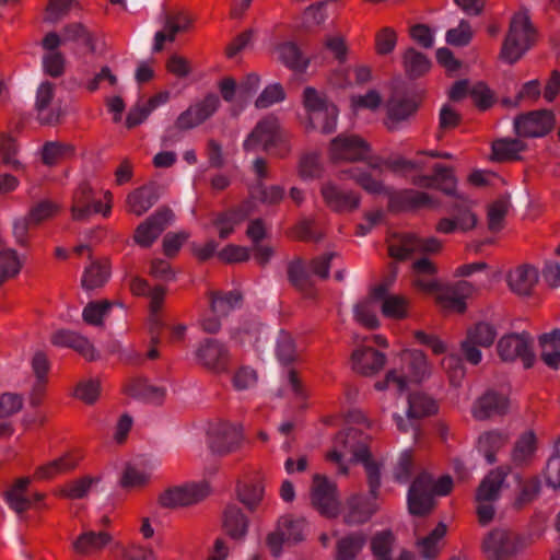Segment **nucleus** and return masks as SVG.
<instances>
[{
  "mask_svg": "<svg viewBox=\"0 0 560 560\" xmlns=\"http://www.w3.org/2000/svg\"><path fill=\"white\" fill-rule=\"evenodd\" d=\"M347 423L349 427L337 434L332 448L327 453V459L337 466L340 475L349 472L350 464L361 462L374 492L380 485V465L371 459L366 446L369 436L352 427L353 424L370 427V422L361 411L354 410L349 413Z\"/></svg>",
  "mask_w": 560,
  "mask_h": 560,
  "instance_id": "nucleus-1",
  "label": "nucleus"
},
{
  "mask_svg": "<svg viewBox=\"0 0 560 560\" xmlns=\"http://www.w3.org/2000/svg\"><path fill=\"white\" fill-rule=\"evenodd\" d=\"M399 368L389 370L374 387L383 393L408 392L411 384H420L432 376L433 365L428 355L419 349L406 348L398 354Z\"/></svg>",
  "mask_w": 560,
  "mask_h": 560,
  "instance_id": "nucleus-2",
  "label": "nucleus"
},
{
  "mask_svg": "<svg viewBox=\"0 0 560 560\" xmlns=\"http://www.w3.org/2000/svg\"><path fill=\"white\" fill-rule=\"evenodd\" d=\"M299 121L307 131L331 133L337 128L339 112L324 90L312 85L302 89Z\"/></svg>",
  "mask_w": 560,
  "mask_h": 560,
  "instance_id": "nucleus-3",
  "label": "nucleus"
},
{
  "mask_svg": "<svg viewBox=\"0 0 560 560\" xmlns=\"http://www.w3.org/2000/svg\"><path fill=\"white\" fill-rule=\"evenodd\" d=\"M397 396L396 410L393 418L398 430L412 431L417 439L419 431L416 427V420L431 416L438 411L436 402L422 392L384 393V398Z\"/></svg>",
  "mask_w": 560,
  "mask_h": 560,
  "instance_id": "nucleus-4",
  "label": "nucleus"
},
{
  "mask_svg": "<svg viewBox=\"0 0 560 560\" xmlns=\"http://www.w3.org/2000/svg\"><path fill=\"white\" fill-rule=\"evenodd\" d=\"M453 480L450 476H442L433 480L431 475L420 474L411 483L407 502L409 513L423 516L430 513L434 506V495H446L451 492Z\"/></svg>",
  "mask_w": 560,
  "mask_h": 560,
  "instance_id": "nucleus-5",
  "label": "nucleus"
},
{
  "mask_svg": "<svg viewBox=\"0 0 560 560\" xmlns=\"http://www.w3.org/2000/svg\"><path fill=\"white\" fill-rule=\"evenodd\" d=\"M389 163L381 158L369 162L366 167H350L339 173L340 179L350 178L365 192L375 197L392 198L393 190L387 183Z\"/></svg>",
  "mask_w": 560,
  "mask_h": 560,
  "instance_id": "nucleus-6",
  "label": "nucleus"
},
{
  "mask_svg": "<svg viewBox=\"0 0 560 560\" xmlns=\"http://www.w3.org/2000/svg\"><path fill=\"white\" fill-rule=\"evenodd\" d=\"M534 39V28L525 11L515 13L510 22L508 35L501 49V58L514 63L529 49Z\"/></svg>",
  "mask_w": 560,
  "mask_h": 560,
  "instance_id": "nucleus-7",
  "label": "nucleus"
},
{
  "mask_svg": "<svg viewBox=\"0 0 560 560\" xmlns=\"http://www.w3.org/2000/svg\"><path fill=\"white\" fill-rule=\"evenodd\" d=\"M530 545L528 535L508 528H495L487 535L482 548L490 560H508L525 550Z\"/></svg>",
  "mask_w": 560,
  "mask_h": 560,
  "instance_id": "nucleus-8",
  "label": "nucleus"
},
{
  "mask_svg": "<svg viewBox=\"0 0 560 560\" xmlns=\"http://www.w3.org/2000/svg\"><path fill=\"white\" fill-rule=\"evenodd\" d=\"M243 440V430L237 423L215 420L207 425V445L214 455L225 456L236 452L242 446Z\"/></svg>",
  "mask_w": 560,
  "mask_h": 560,
  "instance_id": "nucleus-9",
  "label": "nucleus"
},
{
  "mask_svg": "<svg viewBox=\"0 0 560 560\" xmlns=\"http://www.w3.org/2000/svg\"><path fill=\"white\" fill-rule=\"evenodd\" d=\"M210 491L211 488L208 481H194L163 490L158 497V502L165 509L189 506L206 499Z\"/></svg>",
  "mask_w": 560,
  "mask_h": 560,
  "instance_id": "nucleus-10",
  "label": "nucleus"
},
{
  "mask_svg": "<svg viewBox=\"0 0 560 560\" xmlns=\"http://www.w3.org/2000/svg\"><path fill=\"white\" fill-rule=\"evenodd\" d=\"M388 249L393 258L405 260L416 254H436L442 249V242L434 236L422 238L413 233H406L394 236Z\"/></svg>",
  "mask_w": 560,
  "mask_h": 560,
  "instance_id": "nucleus-11",
  "label": "nucleus"
},
{
  "mask_svg": "<svg viewBox=\"0 0 560 560\" xmlns=\"http://www.w3.org/2000/svg\"><path fill=\"white\" fill-rule=\"evenodd\" d=\"M105 203L93 201V189L89 183H81L72 195L70 207L71 217L74 221H85L92 213H101L108 217L112 210L113 195L110 191L104 194Z\"/></svg>",
  "mask_w": 560,
  "mask_h": 560,
  "instance_id": "nucleus-12",
  "label": "nucleus"
},
{
  "mask_svg": "<svg viewBox=\"0 0 560 560\" xmlns=\"http://www.w3.org/2000/svg\"><path fill=\"white\" fill-rule=\"evenodd\" d=\"M310 499L312 506L327 517H335L340 511L337 486L323 474L313 475Z\"/></svg>",
  "mask_w": 560,
  "mask_h": 560,
  "instance_id": "nucleus-13",
  "label": "nucleus"
},
{
  "mask_svg": "<svg viewBox=\"0 0 560 560\" xmlns=\"http://www.w3.org/2000/svg\"><path fill=\"white\" fill-rule=\"evenodd\" d=\"M503 481L504 474L500 470H493L485 477L477 490V514L482 525L489 524L494 517L493 502L499 498Z\"/></svg>",
  "mask_w": 560,
  "mask_h": 560,
  "instance_id": "nucleus-14",
  "label": "nucleus"
},
{
  "mask_svg": "<svg viewBox=\"0 0 560 560\" xmlns=\"http://www.w3.org/2000/svg\"><path fill=\"white\" fill-rule=\"evenodd\" d=\"M328 155L334 162H358L370 159L371 149L357 135H339L330 141Z\"/></svg>",
  "mask_w": 560,
  "mask_h": 560,
  "instance_id": "nucleus-15",
  "label": "nucleus"
},
{
  "mask_svg": "<svg viewBox=\"0 0 560 560\" xmlns=\"http://www.w3.org/2000/svg\"><path fill=\"white\" fill-rule=\"evenodd\" d=\"M393 278L377 284L373 288V296L380 305V310L385 318L392 320H404L410 316V300L400 294L389 292V285Z\"/></svg>",
  "mask_w": 560,
  "mask_h": 560,
  "instance_id": "nucleus-16",
  "label": "nucleus"
},
{
  "mask_svg": "<svg viewBox=\"0 0 560 560\" xmlns=\"http://www.w3.org/2000/svg\"><path fill=\"white\" fill-rule=\"evenodd\" d=\"M160 467L155 457L141 456L127 463L120 474L119 485L126 489H138L147 486L153 472Z\"/></svg>",
  "mask_w": 560,
  "mask_h": 560,
  "instance_id": "nucleus-17",
  "label": "nucleus"
},
{
  "mask_svg": "<svg viewBox=\"0 0 560 560\" xmlns=\"http://www.w3.org/2000/svg\"><path fill=\"white\" fill-rule=\"evenodd\" d=\"M160 30L154 34L153 51L163 49L166 43L175 40L178 32L185 31L190 24L189 18L182 11L164 10L159 15Z\"/></svg>",
  "mask_w": 560,
  "mask_h": 560,
  "instance_id": "nucleus-18",
  "label": "nucleus"
},
{
  "mask_svg": "<svg viewBox=\"0 0 560 560\" xmlns=\"http://www.w3.org/2000/svg\"><path fill=\"white\" fill-rule=\"evenodd\" d=\"M555 126V116L549 110H534L514 119V130L520 137L540 138Z\"/></svg>",
  "mask_w": 560,
  "mask_h": 560,
  "instance_id": "nucleus-19",
  "label": "nucleus"
},
{
  "mask_svg": "<svg viewBox=\"0 0 560 560\" xmlns=\"http://www.w3.org/2000/svg\"><path fill=\"white\" fill-rule=\"evenodd\" d=\"M335 254H326L314 259L308 267L302 261H294L289 267V279L299 290H305L312 285V275L327 278L330 260Z\"/></svg>",
  "mask_w": 560,
  "mask_h": 560,
  "instance_id": "nucleus-20",
  "label": "nucleus"
},
{
  "mask_svg": "<svg viewBox=\"0 0 560 560\" xmlns=\"http://www.w3.org/2000/svg\"><path fill=\"white\" fill-rule=\"evenodd\" d=\"M173 213L168 209H161L141 222L133 234V241L141 247H150L172 222Z\"/></svg>",
  "mask_w": 560,
  "mask_h": 560,
  "instance_id": "nucleus-21",
  "label": "nucleus"
},
{
  "mask_svg": "<svg viewBox=\"0 0 560 560\" xmlns=\"http://www.w3.org/2000/svg\"><path fill=\"white\" fill-rule=\"evenodd\" d=\"M498 353L503 361L521 359L525 366H530L534 354L526 334H509L498 342Z\"/></svg>",
  "mask_w": 560,
  "mask_h": 560,
  "instance_id": "nucleus-22",
  "label": "nucleus"
},
{
  "mask_svg": "<svg viewBox=\"0 0 560 560\" xmlns=\"http://www.w3.org/2000/svg\"><path fill=\"white\" fill-rule=\"evenodd\" d=\"M282 138L279 120L275 116H267L259 120L254 130L244 141L246 150L257 148L268 149L279 142Z\"/></svg>",
  "mask_w": 560,
  "mask_h": 560,
  "instance_id": "nucleus-23",
  "label": "nucleus"
},
{
  "mask_svg": "<svg viewBox=\"0 0 560 560\" xmlns=\"http://www.w3.org/2000/svg\"><path fill=\"white\" fill-rule=\"evenodd\" d=\"M436 273L435 264L428 257H421L415 260L411 266V283L417 290L432 294L438 299L442 285L436 278Z\"/></svg>",
  "mask_w": 560,
  "mask_h": 560,
  "instance_id": "nucleus-24",
  "label": "nucleus"
},
{
  "mask_svg": "<svg viewBox=\"0 0 560 560\" xmlns=\"http://www.w3.org/2000/svg\"><path fill=\"white\" fill-rule=\"evenodd\" d=\"M325 203L337 212H351L359 208L361 197L354 190L341 189L334 182H326L320 189Z\"/></svg>",
  "mask_w": 560,
  "mask_h": 560,
  "instance_id": "nucleus-25",
  "label": "nucleus"
},
{
  "mask_svg": "<svg viewBox=\"0 0 560 560\" xmlns=\"http://www.w3.org/2000/svg\"><path fill=\"white\" fill-rule=\"evenodd\" d=\"M220 100L217 95H207L179 115L176 125L180 129H190L207 120L219 108Z\"/></svg>",
  "mask_w": 560,
  "mask_h": 560,
  "instance_id": "nucleus-26",
  "label": "nucleus"
},
{
  "mask_svg": "<svg viewBox=\"0 0 560 560\" xmlns=\"http://www.w3.org/2000/svg\"><path fill=\"white\" fill-rule=\"evenodd\" d=\"M538 280V270L527 264L515 266L505 276L509 289L520 296L529 295L537 285Z\"/></svg>",
  "mask_w": 560,
  "mask_h": 560,
  "instance_id": "nucleus-27",
  "label": "nucleus"
},
{
  "mask_svg": "<svg viewBox=\"0 0 560 560\" xmlns=\"http://www.w3.org/2000/svg\"><path fill=\"white\" fill-rule=\"evenodd\" d=\"M266 495V482L261 477H250L237 481L236 498L250 512L256 511Z\"/></svg>",
  "mask_w": 560,
  "mask_h": 560,
  "instance_id": "nucleus-28",
  "label": "nucleus"
},
{
  "mask_svg": "<svg viewBox=\"0 0 560 560\" xmlns=\"http://www.w3.org/2000/svg\"><path fill=\"white\" fill-rule=\"evenodd\" d=\"M475 287L468 281H459L452 287H441L438 303L445 310L462 313L465 310V299L472 294Z\"/></svg>",
  "mask_w": 560,
  "mask_h": 560,
  "instance_id": "nucleus-29",
  "label": "nucleus"
},
{
  "mask_svg": "<svg viewBox=\"0 0 560 560\" xmlns=\"http://www.w3.org/2000/svg\"><path fill=\"white\" fill-rule=\"evenodd\" d=\"M197 360L208 369H223L229 358L228 348L215 339H206L196 349Z\"/></svg>",
  "mask_w": 560,
  "mask_h": 560,
  "instance_id": "nucleus-30",
  "label": "nucleus"
},
{
  "mask_svg": "<svg viewBox=\"0 0 560 560\" xmlns=\"http://www.w3.org/2000/svg\"><path fill=\"white\" fill-rule=\"evenodd\" d=\"M446 533V524L439 523L427 535L417 537L415 540L417 553L425 560H435L443 547Z\"/></svg>",
  "mask_w": 560,
  "mask_h": 560,
  "instance_id": "nucleus-31",
  "label": "nucleus"
},
{
  "mask_svg": "<svg viewBox=\"0 0 560 560\" xmlns=\"http://www.w3.org/2000/svg\"><path fill=\"white\" fill-rule=\"evenodd\" d=\"M222 525L231 539L243 541L249 529V518L240 506L229 505L223 512Z\"/></svg>",
  "mask_w": 560,
  "mask_h": 560,
  "instance_id": "nucleus-32",
  "label": "nucleus"
},
{
  "mask_svg": "<svg viewBox=\"0 0 560 560\" xmlns=\"http://www.w3.org/2000/svg\"><path fill=\"white\" fill-rule=\"evenodd\" d=\"M385 361L386 358L383 353L369 347L358 346L351 355L352 369L363 375H370L380 371L384 366Z\"/></svg>",
  "mask_w": 560,
  "mask_h": 560,
  "instance_id": "nucleus-33",
  "label": "nucleus"
},
{
  "mask_svg": "<svg viewBox=\"0 0 560 560\" xmlns=\"http://www.w3.org/2000/svg\"><path fill=\"white\" fill-rule=\"evenodd\" d=\"M509 408V399L502 394L489 392L474 404L472 416L478 420H485L491 416L503 413Z\"/></svg>",
  "mask_w": 560,
  "mask_h": 560,
  "instance_id": "nucleus-34",
  "label": "nucleus"
},
{
  "mask_svg": "<svg viewBox=\"0 0 560 560\" xmlns=\"http://www.w3.org/2000/svg\"><path fill=\"white\" fill-rule=\"evenodd\" d=\"M417 104L407 97L394 95L386 104V126L394 130L399 124L408 119L416 110Z\"/></svg>",
  "mask_w": 560,
  "mask_h": 560,
  "instance_id": "nucleus-35",
  "label": "nucleus"
},
{
  "mask_svg": "<svg viewBox=\"0 0 560 560\" xmlns=\"http://www.w3.org/2000/svg\"><path fill=\"white\" fill-rule=\"evenodd\" d=\"M112 541L106 532L86 530L72 540V549L80 555H92L105 548Z\"/></svg>",
  "mask_w": 560,
  "mask_h": 560,
  "instance_id": "nucleus-36",
  "label": "nucleus"
},
{
  "mask_svg": "<svg viewBox=\"0 0 560 560\" xmlns=\"http://www.w3.org/2000/svg\"><path fill=\"white\" fill-rule=\"evenodd\" d=\"M478 217L470 209L459 211L454 218H443L436 224V231L444 234L467 233L477 226Z\"/></svg>",
  "mask_w": 560,
  "mask_h": 560,
  "instance_id": "nucleus-37",
  "label": "nucleus"
},
{
  "mask_svg": "<svg viewBox=\"0 0 560 560\" xmlns=\"http://www.w3.org/2000/svg\"><path fill=\"white\" fill-rule=\"evenodd\" d=\"M158 197L152 186H143L129 192L126 198L127 212L137 217L143 215L156 202Z\"/></svg>",
  "mask_w": 560,
  "mask_h": 560,
  "instance_id": "nucleus-38",
  "label": "nucleus"
},
{
  "mask_svg": "<svg viewBox=\"0 0 560 560\" xmlns=\"http://www.w3.org/2000/svg\"><path fill=\"white\" fill-rule=\"evenodd\" d=\"M79 460L80 457L75 454L65 453L59 457L40 465L35 471V477L42 480L51 479L73 469L78 465Z\"/></svg>",
  "mask_w": 560,
  "mask_h": 560,
  "instance_id": "nucleus-39",
  "label": "nucleus"
},
{
  "mask_svg": "<svg viewBox=\"0 0 560 560\" xmlns=\"http://www.w3.org/2000/svg\"><path fill=\"white\" fill-rule=\"evenodd\" d=\"M24 264V258L0 237V284L16 277Z\"/></svg>",
  "mask_w": 560,
  "mask_h": 560,
  "instance_id": "nucleus-40",
  "label": "nucleus"
},
{
  "mask_svg": "<svg viewBox=\"0 0 560 560\" xmlns=\"http://www.w3.org/2000/svg\"><path fill=\"white\" fill-rule=\"evenodd\" d=\"M540 358L551 369L560 368V329L542 334L539 339Z\"/></svg>",
  "mask_w": 560,
  "mask_h": 560,
  "instance_id": "nucleus-41",
  "label": "nucleus"
},
{
  "mask_svg": "<svg viewBox=\"0 0 560 560\" xmlns=\"http://www.w3.org/2000/svg\"><path fill=\"white\" fill-rule=\"evenodd\" d=\"M54 98V85L49 82H43L37 90L36 109L38 118L44 124H55L59 120L60 109H49Z\"/></svg>",
  "mask_w": 560,
  "mask_h": 560,
  "instance_id": "nucleus-42",
  "label": "nucleus"
},
{
  "mask_svg": "<svg viewBox=\"0 0 560 560\" xmlns=\"http://www.w3.org/2000/svg\"><path fill=\"white\" fill-rule=\"evenodd\" d=\"M168 100V92H160L159 94L151 97L147 103L137 104L128 112L126 126L128 128H133L142 124L152 112H154L158 107L166 104Z\"/></svg>",
  "mask_w": 560,
  "mask_h": 560,
  "instance_id": "nucleus-43",
  "label": "nucleus"
},
{
  "mask_svg": "<svg viewBox=\"0 0 560 560\" xmlns=\"http://www.w3.org/2000/svg\"><path fill=\"white\" fill-rule=\"evenodd\" d=\"M232 339L242 346L256 347L266 336L265 328L254 318L247 319L232 329Z\"/></svg>",
  "mask_w": 560,
  "mask_h": 560,
  "instance_id": "nucleus-44",
  "label": "nucleus"
},
{
  "mask_svg": "<svg viewBox=\"0 0 560 560\" xmlns=\"http://www.w3.org/2000/svg\"><path fill=\"white\" fill-rule=\"evenodd\" d=\"M278 59L295 72H304L310 66V58L305 57L293 43H283L277 46Z\"/></svg>",
  "mask_w": 560,
  "mask_h": 560,
  "instance_id": "nucleus-45",
  "label": "nucleus"
},
{
  "mask_svg": "<svg viewBox=\"0 0 560 560\" xmlns=\"http://www.w3.org/2000/svg\"><path fill=\"white\" fill-rule=\"evenodd\" d=\"M30 482L27 477L20 478L5 492L7 503L16 513H22L31 506L32 497L27 493Z\"/></svg>",
  "mask_w": 560,
  "mask_h": 560,
  "instance_id": "nucleus-46",
  "label": "nucleus"
},
{
  "mask_svg": "<svg viewBox=\"0 0 560 560\" xmlns=\"http://www.w3.org/2000/svg\"><path fill=\"white\" fill-rule=\"evenodd\" d=\"M420 186L436 187L446 195H454L456 191V179L451 170L436 166L434 176H422L416 182Z\"/></svg>",
  "mask_w": 560,
  "mask_h": 560,
  "instance_id": "nucleus-47",
  "label": "nucleus"
},
{
  "mask_svg": "<svg viewBox=\"0 0 560 560\" xmlns=\"http://www.w3.org/2000/svg\"><path fill=\"white\" fill-rule=\"evenodd\" d=\"M380 305L375 298L373 296V290L371 291V295L359 301L353 307L354 318L361 325L369 328H376L380 325V320L377 317V310Z\"/></svg>",
  "mask_w": 560,
  "mask_h": 560,
  "instance_id": "nucleus-48",
  "label": "nucleus"
},
{
  "mask_svg": "<svg viewBox=\"0 0 560 560\" xmlns=\"http://www.w3.org/2000/svg\"><path fill=\"white\" fill-rule=\"evenodd\" d=\"M279 397H287L296 405H302L307 398V392L299 380L295 371L289 370L283 378L281 386L278 390Z\"/></svg>",
  "mask_w": 560,
  "mask_h": 560,
  "instance_id": "nucleus-49",
  "label": "nucleus"
},
{
  "mask_svg": "<svg viewBox=\"0 0 560 560\" xmlns=\"http://www.w3.org/2000/svg\"><path fill=\"white\" fill-rule=\"evenodd\" d=\"M100 486L101 479L98 477L85 476L67 483L61 488L60 493L68 499H83L90 493L98 491Z\"/></svg>",
  "mask_w": 560,
  "mask_h": 560,
  "instance_id": "nucleus-50",
  "label": "nucleus"
},
{
  "mask_svg": "<svg viewBox=\"0 0 560 560\" xmlns=\"http://www.w3.org/2000/svg\"><path fill=\"white\" fill-rule=\"evenodd\" d=\"M109 275V268L105 261H93L83 271L82 287L88 291L98 289L108 281Z\"/></svg>",
  "mask_w": 560,
  "mask_h": 560,
  "instance_id": "nucleus-51",
  "label": "nucleus"
},
{
  "mask_svg": "<svg viewBox=\"0 0 560 560\" xmlns=\"http://www.w3.org/2000/svg\"><path fill=\"white\" fill-rule=\"evenodd\" d=\"M365 544V536L353 533L337 541L335 560H354Z\"/></svg>",
  "mask_w": 560,
  "mask_h": 560,
  "instance_id": "nucleus-52",
  "label": "nucleus"
},
{
  "mask_svg": "<svg viewBox=\"0 0 560 560\" xmlns=\"http://www.w3.org/2000/svg\"><path fill=\"white\" fill-rule=\"evenodd\" d=\"M126 389L130 395L153 404L161 402L166 393L165 388L154 386L143 378L132 380Z\"/></svg>",
  "mask_w": 560,
  "mask_h": 560,
  "instance_id": "nucleus-53",
  "label": "nucleus"
},
{
  "mask_svg": "<svg viewBox=\"0 0 560 560\" xmlns=\"http://www.w3.org/2000/svg\"><path fill=\"white\" fill-rule=\"evenodd\" d=\"M377 510L374 501L362 497H353L348 502V513L346 515L349 523H362L368 521Z\"/></svg>",
  "mask_w": 560,
  "mask_h": 560,
  "instance_id": "nucleus-54",
  "label": "nucleus"
},
{
  "mask_svg": "<svg viewBox=\"0 0 560 560\" xmlns=\"http://www.w3.org/2000/svg\"><path fill=\"white\" fill-rule=\"evenodd\" d=\"M526 150V144L520 139H500L492 144V158L497 161L520 159Z\"/></svg>",
  "mask_w": 560,
  "mask_h": 560,
  "instance_id": "nucleus-55",
  "label": "nucleus"
},
{
  "mask_svg": "<svg viewBox=\"0 0 560 560\" xmlns=\"http://www.w3.org/2000/svg\"><path fill=\"white\" fill-rule=\"evenodd\" d=\"M536 450V435L533 431H526L517 439L512 452V459L518 465L527 463L533 458Z\"/></svg>",
  "mask_w": 560,
  "mask_h": 560,
  "instance_id": "nucleus-56",
  "label": "nucleus"
},
{
  "mask_svg": "<svg viewBox=\"0 0 560 560\" xmlns=\"http://www.w3.org/2000/svg\"><path fill=\"white\" fill-rule=\"evenodd\" d=\"M406 72L411 77H420L431 68V61L420 51L408 48L402 55Z\"/></svg>",
  "mask_w": 560,
  "mask_h": 560,
  "instance_id": "nucleus-57",
  "label": "nucleus"
},
{
  "mask_svg": "<svg viewBox=\"0 0 560 560\" xmlns=\"http://www.w3.org/2000/svg\"><path fill=\"white\" fill-rule=\"evenodd\" d=\"M280 529L284 532L288 544L302 541L306 535V522L304 518H294L292 516H282L279 520Z\"/></svg>",
  "mask_w": 560,
  "mask_h": 560,
  "instance_id": "nucleus-58",
  "label": "nucleus"
},
{
  "mask_svg": "<svg viewBox=\"0 0 560 560\" xmlns=\"http://www.w3.org/2000/svg\"><path fill=\"white\" fill-rule=\"evenodd\" d=\"M247 214L248 212L242 208L233 213L218 215L213 221V225L218 230L219 237L222 240L228 238Z\"/></svg>",
  "mask_w": 560,
  "mask_h": 560,
  "instance_id": "nucleus-59",
  "label": "nucleus"
},
{
  "mask_svg": "<svg viewBox=\"0 0 560 560\" xmlns=\"http://www.w3.org/2000/svg\"><path fill=\"white\" fill-rule=\"evenodd\" d=\"M276 354L282 364H289L296 359L298 351L295 342L289 332L281 330L278 334L276 341Z\"/></svg>",
  "mask_w": 560,
  "mask_h": 560,
  "instance_id": "nucleus-60",
  "label": "nucleus"
},
{
  "mask_svg": "<svg viewBox=\"0 0 560 560\" xmlns=\"http://www.w3.org/2000/svg\"><path fill=\"white\" fill-rule=\"evenodd\" d=\"M285 100V91L280 83H270L265 86L255 100V107L258 109L268 108Z\"/></svg>",
  "mask_w": 560,
  "mask_h": 560,
  "instance_id": "nucleus-61",
  "label": "nucleus"
},
{
  "mask_svg": "<svg viewBox=\"0 0 560 560\" xmlns=\"http://www.w3.org/2000/svg\"><path fill=\"white\" fill-rule=\"evenodd\" d=\"M73 147L65 142H47L42 150V160L46 165H55L71 155Z\"/></svg>",
  "mask_w": 560,
  "mask_h": 560,
  "instance_id": "nucleus-62",
  "label": "nucleus"
},
{
  "mask_svg": "<svg viewBox=\"0 0 560 560\" xmlns=\"http://www.w3.org/2000/svg\"><path fill=\"white\" fill-rule=\"evenodd\" d=\"M114 305L108 301H98L89 303L82 312L83 320L92 326H101L103 325L105 316L108 314V311Z\"/></svg>",
  "mask_w": 560,
  "mask_h": 560,
  "instance_id": "nucleus-63",
  "label": "nucleus"
},
{
  "mask_svg": "<svg viewBox=\"0 0 560 560\" xmlns=\"http://www.w3.org/2000/svg\"><path fill=\"white\" fill-rule=\"evenodd\" d=\"M394 536L389 530L376 533L371 540V549L376 560H386L393 549Z\"/></svg>",
  "mask_w": 560,
  "mask_h": 560,
  "instance_id": "nucleus-64",
  "label": "nucleus"
}]
</instances>
